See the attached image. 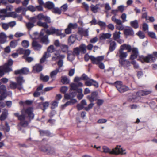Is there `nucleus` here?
Listing matches in <instances>:
<instances>
[{"label": "nucleus", "instance_id": "obj_24", "mask_svg": "<svg viewBox=\"0 0 157 157\" xmlns=\"http://www.w3.org/2000/svg\"><path fill=\"white\" fill-rule=\"evenodd\" d=\"M44 7L48 9L52 10L54 7V4L52 2L48 1L45 3Z\"/></svg>", "mask_w": 157, "mask_h": 157}, {"label": "nucleus", "instance_id": "obj_49", "mask_svg": "<svg viewBox=\"0 0 157 157\" xmlns=\"http://www.w3.org/2000/svg\"><path fill=\"white\" fill-rule=\"evenodd\" d=\"M51 148L50 147H42L41 148V150L47 153H50V150Z\"/></svg>", "mask_w": 157, "mask_h": 157}, {"label": "nucleus", "instance_id": "obj_50", "mask_svg": "<svg viewBox=\"0 0 157 157\" xmlns=\"http://www.w3.org/2000/svg\"><path fill=\"white\" fill-rule=\"evenodd\" d=\"M22 45L23 47L27 48L29 45V42L27 40H24L22 42Z\"/></svg>", "mask_w": 157, "mask_h": 157}, {"label": "nucleus", "instance_id": "obj_19", "mask_svg": "<svg viewBox=\"0 0 157 157\" xmlns=\"http://www.w3.org/2000/svg\"><path fill=\"white\" fill-rule=\"evenodd\" d=\"M33 42L32 45L35 49L39 50L41 48V46L38 44L37 42L35 41L34 40L36 38H33Z\"/></svg>", "mask_w": 157, "mask_h": 157}, {"label": "nucleus", "instance_id": "obj_58", "mask_svg": "<svg viewBox=\"0 0 157 157\" xmlns=\"http://www.w3.org/2000/svg\"><path fill=\"white\" fill-rule=\"evenodd\" d=\"M116 28L119 30H122L124 29V25L122 24L119 25H117L116 26Z\"/></svg>", "mask_w": 157, "mask_h": 157}, {"label": "nucleus", "instance_id": "obj_28", "mask_svg": "<svg viewBox=\"0 0 157 157\" xmlns=\"http://www.w3.org/2000/svg\"><path fill=\"white\" fill-rule=\"evenodd\" d=\"M9 87L11 89H14L18 87H19L17 84L13 81H10L9 84Z\"/></svg>", "mask_w": 157, "mask_h": 157}, {"label": "nucleus", "instance_id": "obj_5", "mask_svg": "<svg viewBox=\"0 0 157 157\" xmlns=\"http://www.w3.org/2000/svg\"><path fill=\"white\" fill-rule=\"evenodd\" d=\"M115 85L117 90L120 93H123L128 90V88L122 84L121 81H117L115 82Z\"/></svg>", "mask_w": 157, "mask_h": 157}, {"label": "nucleus", "instance_id": "obj_4", "mask_svg": "<svg viewBox=\"0 0 157 157\" xmlns=\"http://www.w3.org/2000/svg\"><path fill=\"white\" fill-rule=\"evenodd\" d=\"M157 59V52H154L153 54L148 55L146 57L143 56H139L138 60L144 63H150L154 62Z\"/></svg>", "mask_w": 157, "mask_h": 157}, {"label": "nucleus", "instance_id": "obj_57", "mask_svg": "<svg viewBox=\"0 0 157 157\" xmlns=\"http://www.w3.org/2000/svg\"><path fill=\"white\" fill-rule=\"evenodd\" d=\"M45 16L43 14H40L37 15V17L39 21H41L42 20H44Z\"/></svg>", "mask_w": 157, "mask_h": 157}, {"label": "nucleus", "instance_id": "obj_34", "mask_svg": "<svg viewBox=\"0 0 157 157\" xmlns=\"http://www.w3.org/2000/svg\"><path fill=\"white\" fill-rule=\"evenodd\" d=\"M116 43L114 41H112L110 43L109 51L112 52L116 48Z\"/></svg>", "mask_w": 157, "mask_h": 157}, {"label": "nucleus", "instance_id": "obj_20", "mask_svg": "<svg viewBox=\"0 0 157 157\" xmlns=\"http://www.w3.org/2000/svg\"><path fill=\"white\" fill-rule=\"evenodd\" d=\"M42 69V66L40 64H36L33 67V71L34 73L38 72Z\"/></svg>", "mask_w": 157, "mask_h": 157}, {"label": "nucleus", "instance_id": "obj_1", "mask_svg": "<svg viewBox=\"0 0 157 157\" xmlns=\"http://www.w3.org/2000/svg\"><path fill=\"white\" fill-rule=\"evenodd\" d=\"M33 112V109L29 108L26 110L23 109L21 111L22 114L20 116L19 115L18 113H15L14 115L17 117L18 119L21 121L19 124L25 127L28 125L30 119H33L34 117Z\"/></svg>", "mask_w": 157, "mask_h": 157}, {"label": "nucleus", "instance_id": "obj_41", "mask_svg": "<svg viewBox=\"0 0 157 157\" xmlns=\"http://www.w3.org/2000/svg\"><path fill=\"white\" fill-rule=\"evenodd\" d=\"M70 90L71 91L73 90V92H75V90H77V85L73 83H71L70 85Z\"/></svg>", "mask_w": 157, "mask_h": 157}, {"label": "nucleus", "instance_id": "obj_39", "mask_svg": "<svg viewBox=\"0 0 157 157\" xmlns=\"http://www.w3.org/2000/svg\"><path fill=\"white\" fill-rule=\"evenodd\" d=\"M48 36L46 35L44 36L41 38V41L44 43L46 44H48L49 43V41L48 38Z\"/></svg>", "mask_w": 157, "mask_h": 157}, {"label": "nucleus", "instance_id": "obj_32", "mask_svg": "<svg viewBox=\"0 0 157 157\" xmlns=\"http://www.w3.org/2000/svg\"><path fill=\"white\" fill-rule=\"evenodd\" d=\"M76 37L75 36L71 35L68 39V43L70 44H72L74 43Z\"/></svg>", "mask_w": 157, "mask_h": 157}, {"label": "nucleus", "instance_id": "obj_8", "mask_svg": "<svg viewBox=\"0 0 157 157\" xmlns=\"http://www.w3.org/2000/svg\"><path fill=\"white\" fill-rule=\"evenodd\" d=\"M55 29L53 27H51L49 29H43L41 30V31L40 33V36H42L44 35L43 31H45L46 33L48 35H52L55 33Z\"/></svg>", "mask_w": 157, "mask_h": 157}, {"label": "nucleus", "instance_id": "obj_47", "mask_svg": "<svg viewBox=\"0 0 157 157\" xmlns=\"http://www.w3.org/2000/svg\"><path fill=\"white\" fill-rule=\"evenodd\" d=\"M40 135L41 136L46 135L47 136H49L50 135V133L48 131L40 130Z\"/></svg>", "mask_w": 157, "mask_h": 157}, {"label": "nucleus", "instance_id": "obj_2", "mask_svg": "<svg viewBox=\"0 0 157 157\" xmlns=\"http://www.w3.org/2000/svg\"><path fill=\"white\" fill-rule=\"evenodd\" d=\"M102 149L103 152L109 153L110 154L116 155H125L127 153L125 150L122 148L120 145H117L116 147L113 148L112 150L106 146H103L102 147Z\"/></svg>", "mask_w": 157, "mask_h": 157}, {"label": "nucleus", "instance_id": "obj_52", "mask_svg": "<svg viewBox=\"0 0 157 157\" xmlns=\"http://www.w3.org/2000/svg\"><path fill=\"white\" fill-rule=\"evenodd\" d=\"M131 63L133 65L135 69H138L139 68V65L135 60L132 61Z\"/></svg>", "mask_w": 157, "mask_h": 157}, {"label": "nucleus", "instance_id": "obj_21", "mask_svg": "<svg viewBox=\"0 0 157 157\" xmlns=\"http://www.w3.org/2000/svg\"><path fill=\"white\" fill-rule=\"evenodd\" d=\"M76 95V93L75 92H72L70 94H65L64 95V98L66 99H71L75 97Z\"/></svg>", "mask_w": 157, "mask_h": 157}, {"label": "nucleus", "instance_id": "obj_55", "mask_svg": "<svg viewBox=\"0 0 157 157\" xmlns=\"http://www.w3.org/2000/svg\"><path fill=\"white\" fill-rule=\"evenodd\" d=\"M26 26L27 28L29 29H31V28L34 26V25L33 23L31 22H29L26 23Z\"/></svg>", "mask_w": 157, "mask_h": 157}, {"label": "nucleus", "instance_id": "obj_35", "mask_svg": "<svg viewBox=\"0 0 157 157\" xmlns=\"http://www.w3.org/2000/svg\"><path fill=\"white\" fill-rule=\"evenodd\" d=\"M121 32L120 31H116L113 33V37L114 39L117 40V39H119L120 37Z\"/></svg>", "mask_w": 157, "mask_h": 157}, {"label": "nucleus", "instance_id": "obj_23", "mask_svg": "<svg viewBox=\"0 0 157 157\" xmlns=\"http://www.w3.org/2000/svg\"><path fill=\"white\" fill-rule=\"evenodd\" d=\"M151 92V90H140L137 93V95L139 96L147 95L150 94Z\"/></svg>", "mask_w": 157, "mask_h": 157}, {"label": "nucleus", "instance_id": "obj_63", "mask_svg": "<svg viewBox=\"0 0 157 157\" xmlns=\"http://www.w3.org/2000/svg\"><path fill=\"white\" fill-rule=\"evenodd\" d=\"M107 121V120L106 119H99L97 123L99 124H102L106 123Z\"/></svg>", "mask_w": 157, "mask_h": 157}, {"label": "nucleus", "instance_id": "obj_18", "mask_svg": "<svg viewBox=\"0 0 157 157\" xmlns=\"http://www.w3.org/2000/svg\"><path fill=\"white\" fill-rule=\"evenodd\" d=\"M124 33L125 35L127 36H132L134 34L133 29L129 27L124 30Z\"/></svg>", "mask_w": 157, "mask_h": 157}, {"label": "nucleus", "instance_id": "obj_3", "mask_svg": "<svg viewBox=\"0 0 157 157\" xmlns=\"http://www.w3.org/2000/svg\"><path fill=\"white\" fill-rule=\"evenodd\" d=\"M13 9L12 5H9L7 6L6 9L0 10V18L2 20H4L5 17H11L15 18L17 17V14L14 12L7 13V11H11Z\"/></svg>", "mask_w": 157, "mask_h": 157}, {"label": "nucleus", "instance_id": "obj_60", "mask_svg": "<svg viewBox=\"0 0 157 157\" xmlns=\"http://www.w3.org/2000/svg\"><path fill=\"white\" fill-rule=\"evenodd\" d=\"M143 28L144 31H147L148 29V25L146 23H144L143 25Z\"/></svg>", "mask_w": 157, "mask_h": 157}, {"label": "nucleus", "instance_id": "obj_64", "mask_svg": "<svg viewBox=\"0 0 157 157\" xmlns=\"http://www.w3.org/2000/svg\"><path fill=\"white\" fill-rule=\"evenodd\" d=\"M42 104L44 108V109H43L44 111L45 109L48 107L49 105V103L48 102H45L43 103Z\"/></svg>", "mask_w": 157, "mask_h": 157}, {"label": "nucleus", "instance_id": "obj_46", "mask_svg": "<svg viewBox=\"0 0 157 157\" xmlns=\"http://www.w3.org/2000/svg\"><path fill=\"white\" fill-rule=\"evenodd\" d=\"M68 90V88L66 86H63L61 87L60 89V91L63 94H66V93Z\"/></svg>", "mask_w": 157, "mask_h": 157}, {"label": "nucleus", "instance_id": "obj_12", "mask_svg": "<svg viewBox=\"0 0 157 157\" xmlns=\"http://www.w3.org/2000/svg\"><path fill=\"white\" fill-rule=\"evenodd\" d=\"M16 80L18 86L19 87H18V89L21 90L22 89V84L25 82V80L23 79V77L21 76H19L16 78Z\"/></svg>", "mask_w": 157, "mask_h": 157}, {"label": "nucleus", "instance_id": "obj_22", "mask_svg": "<svg viewBox=\"0 0 157 157\" xmlns=\"http://www.w3.org/2000/svg\"><path fill=\"white\" fill-rule=\"evenodd\" d=\"M111 34L110 33H103L100 35L99 37L100 40H103L109 39L111 37Z\"/></svg>", "mask_w": 157, "mask_h": 157}, {"label": "nucleus", "instance_id": "obj_37", "mask_svg": "<svg viewBox=\"0 0 157 157\" xmlns=\"http://www.w3.org/2000/svg\"><path fill=\"white\" fill-rule=\"evenodd\" d=\"M1 127L2 129L5 130V132H8L10 130V127L9 126L8 123L6 122L5 123L6 127L5 128H4V126L2 125V124L1 125Z\"/></svg>", "mask_w": 157, "mask_h": 157}, {"label": "nucleus", "instance_id": "obj_31", "mask_svg": "<svg viewBox=\"0 0 157 157\" xmlns=\"http://www.w3.org/2000/svg\"><path fill=\"white\" fill-rule=\"evenodd\" d=\"M80 52L83 53H85L86 52V46L84 44H82L79 47Z\"/></svg>", "mask_w": 157, "mask_h": 157}, {"label": "nucleus", "instance_id": "obj_14", "mask_svg": "<svg viewBox=\"0 0 157 157\" xmlns=\"http://www.w3.org/2000/svg\"><path fill=\"white\" fill-rule=\"evenodd\" d=\"M29 72V70L27 68H23L22 69L16 70L15 71L16 74H28Z\"/></svg>", "mask_w": 157, "mask_h": 157}, {"label": "nucleus", "instance_id": "obj_61", "mask_svg": "<svg viewBox=\"0 0 157 157\" xmlns=\"http://www.w3.org/2000/svg\"><path fill=\"white\" fill-rule=\"evenodd\" d=\"M94 105V104L93 103H91L90 104H89L87 107H86L85 108V109L86 111H88L90 109H91Z\"/></svg>", "mask_w": 157, "mask_h": 157}, {"label": "nucleus", "instance_id": "obj_17", "mask_svg": "<svg viewBox=\"0 0 157 157\" xmlns=\"http://www.w3.org/2000/svg\"><path fill=\"white\" fill-rule=\"evenodd\" d=\"M59 72V68H56L51 72L50 73V76L52 79V81H53L55 79L56 75Z\"/></svg>", "mask_w": 157, "mask_h": 157}, {"label": "nucleus", "instance_id": "obj_9", "mask_svg": "<svg viewBox=\"0 0 157 157\" xmlns=\"http://www.w3.org/2000/svg\"><path fill=\"white\" fill-rule=\"evenodd\" d=\"M132 54L131 55L130 57V60H135L134 59H136L138 55V51L136 48H132Z\"/></svg>", "mask_w": 157, "mask_h": 157}, {"label": "nucleus", "instance_id": "obj_6", "mask_svg": "<svg viewBox=\"0 0 157 157\" xmlns=\"http://www.w3.org/2000/svg\"><path fill=\"white\" fill-rule=\"evenodd\" d=\"M11 70L12 69L9 68L6 64L3 66H0V76L2 77L3 75L5 73L10 72Z\"/></svg>", "mask_w": 157, "mask_h": 157}, {"label": "nucleus", "instance_id": "obj_15", "mask_svg": "<svg viewBox=\"0 0 157 157\" xmlns=\"http://www.w3.org/2000/svg\"><path fill=\"white\" fill-rule=\"evenodd\" d=\"M132 48L130 45L124 44L120 46V49L123 51L126 50H127L128 52H130L132 50Z\"/></svg>", "mask_w": 157, "mask_h": 157}, {"label": "nucleus", "instance_id": "obj_10", "mask_svg": "<svg viewBox=\"0 0 157 157\" xmlns=\"http://www.w3.org/2000/svg\"><path fill=\"white\" fill-rule=\"evenodd\" d=\"M87 98L90 102H93L96 100L98 98L97 92H92L90 95L87 96Z\"/></svg>", "mask_w": 157, "mask_h": 157}, {"label": "nucleus", "instance_id": "obj_26", "mask_svg": "<svg viewBox=\"0 0 157 157\" xmlns=\"http://www.w3.org/2000/svg\"><path fill=\"white\" fill-rule=\"evenodd\" d=\"M61 82L65 84H68L70 82V80L66 76H63L61 77Z\"/></svg>", "mask_w": 157, "mask_h": 157}, {"label": "nucleus", "instance_id": "obj_42", "mask_svg": "<svg viewBox=\"0 0 157 157\" xmlns=\"http://www.w3.org/2000/svg\"><path fill=\"white\" fill-rule=\"evenodd\" d=\"M60 48L63 52H66L68 51V46L67 45L64 44H61L60 46Z\"/></svg>", "mask_w": 157, "mask_h": 157}, {"label": "nucleus", "instance_id": "obj_43", "mask_svg": "<svg viewBox=\"0 0 157 157\" xmlns=\"http://www.w3.org/2000/svg\"><path fill=\"white\" fill-rule=\"evenodd\" d=\"M79 32L82 36H88L89 35L88 32L87 30H79Z\"/></svg>", "mask_w": 157, "mask_h": 157}, {"label": "nucleus", "instance_id": "obj_11", "mask_svg": "<svg viewBox=\"0 0 157 157\" xmlns=\"http://www.w3.org/2000/svg\"><path fill=\"white\" fill-rule=\"evenodd\" d=\"M119 62L120 64L124 68H127L131 65V62L125 59H120Z\"/></svg>", "mask_w": 157, "mask_h": 157}, {"label": "nucleus", "instance_id": "obj_25", "mask_svg": "<svg viewBox=\"0 0 157 157\" xmlns=\"http://www.w3.org/2000/svg\"><path fill=\"white\" fill-rule=\"evenodd\" d=\"M51 56L50 53L48 52H45L44 55L43 56V57L40 60V62L41 63H43L45 62L46 60V59L49 57Z\"/></svg>", "mask_w": 157, "mask_h": 157}, {"label": "nucleus", "instance_id": "obj_40", "mask_svg": "<svg viewBox=\"0 0 157 157\" xmlns=\"http://www.w3.org/2000/svg\"><path fill=\"white\" fill-rule=\"evenodd\" d=\"M52 11L55 13L57 14H60L61 13V11L60 9L57 7L53 8L52 10Z\"/></svg>", "mask_w": 157, "mask_h": 157}, {"label": "nucleus", "instance_id": "obj_33", "mask_svg": "<svg viewBox=\"0 0 157 157\" xmlns=\"http://www.w3.org/2000/svg\"><path fill=\"white\" fill-rule=\"evenodd\" d=\"M130 24L131 26L135 29H137L139 27L138 22L137 20L131 21L130 22Z\"/></svg>", "mask_w": 157, "mask_h": 157}, {"label": "nucleus", "instance_id": "obj_30", "mask_svg": "<svg viewBox=\"0 0 157 157\" xmlns=\"http://www.w3.org/2000/svg\"><path fill=\"white\" fill-rule=\"evenodd\" d=\"M7 36L4 33H0V39L2 43H4L6 41Z\"/></svg>", "mask_w": 157, "mask_h": 157}, {"label": "nucleus", "instance_id": "obj_62", "mask_svg": "<svg viewBox=\"0 0 157 157\" xmlns=\"http://www.w3.org/2000/svg\"><path fill=\"white\" fill-rule=\"evenodd\" d=\"M17 44V42L16 41H11L10 43V46L12 48H15Z\"/></svg>", "mask_w": 157, "mask_h": 157}, {"label": "nucleus", "instance_id": "obj_38", "mask_svg": "<svg viewBox=\"0 0 157 157\" xmlns=\"http://www.w3.org/2000/svg\"><path fill=\"white\" fill-rule=\"evenodd\" d=\"M40 79L43 82H47L48 81L49 77L48 76H44L43 75H41L40 76Z\"/></svg>", "mask_w": 157, "mask_h": 157}, {"label": "nucleus", "instance_id": "obj_45", "mask_svg": "<svg viewBox=\"0 0 157 157\" xmlns=\"http://www.w3.org/2000/svg\"><path fill=\"white\" fill-rule=\"evenodd\" d=\"M68 26L72 30V29L76 28L77 27L78 25L77 24L75 23L74 24L70 23Z\"/></svg>", "mask_w": 157, "mask_h": 157}, {"label": "nucleus", "instance_id": "obj_53", "mask_svg": "<svg viewBox=\"0 0 157 157\" xmlns=\"http://www.w3.org/2000/svg\"><path fill=\"white\" fill-rule=\"evenodd\" d=\"M58 102L56 101H55L52 102L51 104V108L54 109L57 107L58 105Z\"/></svg>", "mask_w": 157, "mask_h": 157}, {"label": "nucleus", "instance_id": "obj_7", "mask_svg": "<svg viewBox=\"0 0 157 157\" xmlns=\"http://www.w3.org/2000/svg\"><path fill=\"white\" fill-rule=\"evenodd\" d=\"M91 60L93 63L98 64L103 60L104 56H102L97 57H95L93 56V57H91Z\"/></svg>", "mask_w": 157, "mask_h": 157}, {"label": "nucleus", "instance_id": "obj_51", "mask_svg": "<svg viewBox=\"0 0 157 157\" xmlns=\"http://www.w3.org/2000/svg\"><path fill=\"white\" fill-rule=\"evenodd\" d=\"M136 34L139 36V37L140 39H143L145 37V35L144 33L141 31H139Z\"/></svg>", "mask_w": 157, "mask_h": 157}, {"label": "nucleus", "instance_id": "obj_44", "mask_svg": "<svg viewBox=\"0 0 157 157\" xmlns=\"http://www.w3.org/2000/svg\"><path fill=\"white\" fill-rule=\"evenodd\" d=\"M55 50V48L54 45H51L48 47L47 51L49 53H52L54 52Z\"/></svg>", "mask_w": 157, "mask_h": 157}, {"label": "nucleus", "instance_id": "obj_54", "mask_svg": "<svg viewBox=\"0 0 157 157\" xmlns=\"http://www.w3.org/2000/svg\"><path fill=\"white\" fill-rule=\"evenodd\" d=\"M68 8V6L67 4H65L63 5L61 7L60 10L61 11L65 12L67 11Z\"/></svg>", "mask_w": 157, "mask_h": 157}, {"label": "nucleus", "instance_id": "obj_48", "mask_svg": "<svg viewBox=\"0 0 157 157\" xmlns=\"http://www.w3.org/2000/svg\"><path fill=\"white\" fill-rule=\"evenodd\" d=\"M93 82V79H89L87 80L85 82V85L87 86H90L92 85V84Z\"/></svg>", "mask_w": 157, "mask_h": 157}, {"label": "nucleus", "instance_id": "obj_29", "mask_svg": "<svg viewBox=\"0 0 157 157\" xmlns=\"http://www.w3.org/2000/svg\"><path fill=\"white\" fill-rule=\"evenodd\" d=\"M37 24L39 26L42 27L44 29H47L48 27V25L46 22L39 21L37 22Z\"/></svg>", "mask_w": 157, "mask_h": 157}, {"label": "nucleus", "instance_id": "obj_27", "mask_svg": "<svg viewBox=\"0 0 157 157\" xmlns=\"http://www.w3.org/2000/svg\"><path fill=\"white\" fill-rule=\"evenodd\" d=\"M8 114L7 110L6 109H4L3 111L2 112V114L0 117V120L2 121L4 120L6 118Z\"/></svg>", "mask_w": 157, "mask_h": 157}, {"label": "nucleus", "instance_id": "obj_16", "mask_svg": "<svg viewBox=\"0 0 157 157\" xmlns=\"http://www.w3.org/2000/svg\"><path fill=\"white\" fill-rule=\"evenodd\" d=\"M103 5L100 4H97L95 5H91L90 6L91 11L94 13H96L98 12V10L100 7H102Z\"/></svg>", "mask_w": 157, "mask_h": 157}, {"label": "nucleus", "instance_id": "obj_59", "mask_svg": "<svg viewBox=\"0 0 157 157\" xmlns=\"http://www.w3.org/2000/svg\"><path fill=\"white\" fill-rule=\"evenodd\" d=\"M121 17L123 22L127 21L126 20L127 15L125 13H123L121 15Z\"/></svg>", "mask_w": 157, "mask_h": 157}, {"label": "nucleus", "instance_id": "obj_13", "mask_svg": "<svg viewBox=\"0 0 157 157\" xmlns=\"http://www.w3.org/2000/svg\"><path fill=\"white\" fill-rule=\"evenodd\" d=\"M118 55H119L120 59H124V58L127 57L128 53L126 52H124V51L119 49V52L117 54L116 56H118Z\"/></svg>", "mask_w": 157, "mask_h": 157}, {"label": "nucleus", "instance_id": "obj_56", "mask_svg": "<svg viewBox=\"0 0 157 157\" xmlns=\"http://www.w3.org/2000/svg\"><path fill=\"white\" fill-rule=\"evenodd\" d=\"M73 51L74 53L77 55H78L80 52L79 47H76L74 48Z\"/></svg>", "mask_w": 157, "mask_h": 157}, {"label": "nucleus", "instance_id": "obj_36", "mask_svg": "<svg viewBox=\"0 0 157 157\" xmlns=\"http://www.w3.org/2000/svg\"><path fill=\"white\" fill-rule=\"evenodd\" d=\"M98 24L100 26L101 29H104L106 26V23L102 21H98Z\"/></svg>", "mask_w": 157, "mask_h": 157}]
</instances>
